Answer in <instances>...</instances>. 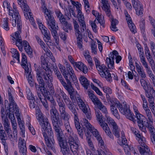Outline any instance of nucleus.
<instances>
[{
	"instance_id": "obj_44",
	"label": "nucleus",
	"mask_w": 155,
	"mask_h": 155,
	"mask_svg": "<svg viewBox=\"0 0 155 155\" xmlns=\"http://www.w3.org/2000/svg\"><path fill=\"white\" fill-rule=\"evenodd\" d=\"M56 15L57 17L58 18L61 24H63L67 21L64 17V15L60 11L57 12H56Z\"/></svg>"
},
{
	"instance_id": "obj_25",
	"label": "nucleus",
	"mask_w": 155,
	"mask_h": 155,
	"mask_svg": "<svg viewBox=\"0 0 155 155\" xmlns=\"http://www.w3.org/2000/svg\"><path fill=\"white\" fill-rule=\"evenodd\" d=\"M78 117L77 116L74 117L75 125L77 130L78 134H79L80 137L82 139H83V130L80 124L79 121Z\"/></svg>"
},
{
	"instance_id": "obj_16",
	"label": "nucleus",
	"mask_w": 155,
	"mask_h": 155,
	"mask_svg": "<svg viewBox=\"0 0 155 155\" xmlns=\"http://www.w3.org/2000/svg\"><path fill=\"white\" fill-rule=\"evenodd\" d=\"M18 4L20 5L22 10L23 11L24 15L26 19L31 18L32 20V14L29 11V7L27 4L22 0H18Z\"/></svg>"
},
{
	"instance_id": "obj_35",
	"label": "nucleus",
	"mask_w": 155,
	"mask_h": 155,
	"mask_svg": "<svg viewBox=\"0 0 155 155\" xmlns=\"http://www.w3.org/2000/svg\"><path fill=\"white\" fill-rule=\"evenodd\" d=\"M12 10L13 11L12 14L13 15V16L14 15V17H16L17 20V25L20 27V26L21 25V21L20 20V17L18 12L16 8L13 9V10ZM13 17H12L13 18H14Z\"/></svg>"
},
{
	"instance_id": "obj_62",
	"label": "nucleus",
	"mask_w": 155,
	"mask_h": 155,
	"mask_svg": "<svg viewBox=\"0 0 155 155\" xmlns=\"http://www.w3.org/2000/svg\"><path fill=\"white\" fill-rule=\"evenodd\" d=\"M56 94L58 95H60L62 97L66 95L63 91L61 88L57 89L56 91Z\"/></svg>"
},
{
	"instance_id": "obj_60",
	"label": "nucleus",
	"mask_w": 155,
	"mask_h": 155,
	"mask_svg": "<svg viewBox=\"0 0 155 155\" xmlns=\"http://www.w3.org/2000/svg\"><path fill=\"white\" fill-rule=\"evenodd\" d=\"M26 93L27 95V97L28 99L32 100L35 99L33 97V95L30 90L28 89L26 91Z\"/></svg>"
},
{
	"instance_id": "obj_4",
	"label": "nucleus",
	"mask_w": 155,
	"mask_h": 155,
	"mask_svg": "<svg viewBox=\"0 0 155 155\" xmlns=\"http://www.w3.org/2000/svg\"><path fill=\"white\" fill-rule=\"evenodd\" d=\"M22 60L21 65L25 70V74L26 76L28 74V77L26 76L28 82L31 87H33L35 84L32 75L31 73V68L30 63L27 62V57L25 54L22 53Z\"/></svg>"
},
{
	"instance_id": "obj_55",
	"label": "nucleus",
	"mask_w": 155,
	"mask_h": 155,
	"mask_svg": "<svg viewBox=\"0 0 155 155\" xmlns=\"http://www.w3.org/2000/svg\"><path fill=\"white\" fill-rule=\"evenodd\" d=\"M64 123L66 130L68 134L70 135L72 130V129L70 126L69 121L66 120V122H64Z\"/></svg>"
},
{
	"instance_id": "obj_47",
	"label": "nucleus",
	"mask_w": 155,
	"mask_h": 155,
	"mask_svg": "<svg viewBox=\"0 0 155 155\" xmlns=\"http://www.w3.org/2000/svg\"><path fill=\"white\" fill-rule=\"evenodd\" d=\"M96 68L100 75V74H102L104 71H106L107 70V68L104 64H102L100 66L97 67V68Z\"/></svg>"
},
{
	"instance_id": "obj_8",
	"label": "nucleus",
	"mask_w": 155,
	"mask_h": 155,
	"mask_svg": "<svg viewBox=\"0 0 155 155\" xmlns=\"http://www.w3.org/2000/svg\"><path fill=\"white\" fill-rule=\"evenodd\" d=\"M55 74L62 86L68 91L71 97V96H73L74 91L73 87L71 85V82L72 81H73V77L71 76L70 78H71L69 80V83H68L67 81H66V83L59 71L55 73Z\"/></svg>"
},
{
	"instance_id": "obj_27",
	"label": "nucleus",
	"mask_w": 155,
	"mask_h": 155,
	"mask_svg": "<svg viewBox=\"0 0 155 155\" xmlns=\"http://www.w3.org/2000/svg\"><path fill=\"white\" fill-rule=\"evenodd\" d=\"M80 25L79 30L82 32V33L86 31V25L84 21V16H82L81 17L78 18Z\"/></svg>"
},
{
	"instance_id": "obj_36",
	"label": "nucleus",
	"mask_w": 155,
	"mask_h": 155,
	"mask_svg": "<svg viewBox=\"0 0 155 155\" xmlns=\"http://www.w3.org/2000/svg\"><path fill=\"white\" fill-rule=\"evenodd\" d=\"M46 91L47 95H45L46 97L50 101L51 103V106L52 108H53V107H55V106L56 105V104L54 100L53 99L52 97L49 96L50 95V92L47 91Z\"/></svg>"
},
{
	"instance_id": "obj_2",
	"label": "nucleus",
	"mask_w": 155,
	"mask_h": 155,
	"mask_svg": "<svg viewBox=\"0 0 155 155\" xmlns=\"http://www.w3.org/2000/svg\"><path fill=\"white\" fill-rule=\"evenodd\" d=\"M41 7L47 21V24L55 40L56 43L58 45L59 39L57 31L58 29V26L57 25L55 24V20L51 11L48 9L46 8L45 1L44 0H41Z\"/></svg>"
},
{
	"instance_id": "obj_41",
	"label": "nucleus",
	"mask_w": 155,
	"mask_h": 155,
	"mask_svg": "<svg viewBox=\"0 0 155 155\" xmlns=\"http://www.w3.org/2000/svg\"><path fill=\"white\" fill-rule=\"evenodd\" d=\"M132 2L133 7L135 10H137L139 8L142 9V5L139 1H136V0H132Z\"/></svg>"
},
{
	"instance_id": "obj_24",
	"label": "nucleus",
	"mask_w": 155,
	"mask_h": 155,
	"mask_svg": "<svg viewBox=\"0 0 155 155\" xmlns=\"http://www.w3.org/2000/svg\"><path fill=\"white\" fill-rule=\"evenodd\" d=\"M135 66L138 74L139 76L141 78V79L145 78L146 77V74L143 67L141 65L139 64L136 62H135Z\"/></svg>"
},
{
	"instance_id": "obj_14",
	"label": "nucleus",
	"mask_w": 155,
	"mask_h": 155,
	"mask_svg": "<svg viewBox=\"0 0 155 155\" xmlns=\"http://www.w3.org/2000/svg\"><path fill=\"white\" fill-rule=\"evenodd\" d=\"M75 137L74 140L71 135H70L68 137V143L70 148L74 154L77 153L79 147V142L78 141V138L77 136L76 135Z\"/></svg>"
},
{
	"instance_id": "obj_48",
	"label": "nucleus",
	"mask_w": 155,
	"mask_h": 155,
	"mask_svg": "<svg viewBox=\"0 0 155 155\" xmlns=\"http://www.w3.org/2000/svg\"><path fill=\"white\" fill-rule=\"evenodd\" d=\"M3 21V23L2 25L3 28L7 31H8L10 29V28L8 26V18H4Z\"/></svg>"
},
{
	"instance_id": "obj_30",
	"label": "nucleus",
	"mask_w": 155,
	"mask_h": 155,
	"mask_svg": "<svg viewBox=\"0 0 155 155\" xmlns=\"http://www.w3.org/2000/svg\"><path fill=\"white\" fill-rule=\"evenodd\" d=\"M79 80L82 85L86 89H87L90 85V83L87 79L84 76H81Z\"/></svg>"
},
{
	"instance_id": "obj_63",
	"label": "nucleus",
	"mask_w": 155,
	"mask_h": 155,
	"mask_svg": "<svg viewBox=\"0 0 155 155\" xmlns=\"http://www.w3.org/2000/svg\"><path fill=\"white\" fill-rule=\"evenodd\" d=\"M46 52L47 55L49 57H52V54L51 51L47 48L46 46H45L42 48Z\"/></svg>"
},
{
	"instance_id": "obj_18",
	"label": "nucleus",
	"mask_w": 155,
	"mask_h": 155,
	"mask_svg": "<svg viewBox=\"0 0 155 155\" xmlns=\"http://www.w3.org/2000/svg\"><path fill=\"white\" fill-rule=\"evenodd\" d=\"M118 54V52L117 51L114 50L109 54V58H106V62L107 64V67L109 69H114V59Z\"/></svg>"
},
{
	"instance_id": "obj_42",
	"label": "nucleus",
	"mask_w": 155,
	"mask_h": 155,
	"mask_svg": "<svg viewBox=\"0 0 155 155\" xmlns=\"http://www.w3.org/2000/svg\"><path fill=\"white\" fill-rule=\"evenodd\" d=\"M145 115L147 118V121H153L151 113L149 109L144 110Z\"/></svg>"
},
{
	"instance_id": "obj_21",
	"label": "nucleus",
	"mask_w": 155,
	"mask_h": 155,
	"mask_svg": "<svg viewBox=\"0 0 155 155\" xmlns=\"http://www.w3.org/2000/svg\"><path fill=\"white\" fill-rule=\"evenodd\" d=\"M7 139L5 131L3 130V127L1 124H0V140L1 143L4 146V149L5 151L8 150L7 144L6 142Z\"/></svg>"
},
{
	"instance_id": "obj_29",
	"label": "nucleus",
	"mask_w": 155,
	"mask_h": 155,
	"mask_svg": "<svg viewBox=\"0 0 155 155\" xmlns=\"http://www.w3.org/2000/svg\"><path fill=\"white\" fill-rule=\"evenodd\" d=\"M145 53L146 56L150 64L152 65H154V61L152 57L149 48L146 46L145 49Z\"/></svg>"
},
{
	"instance_id": "obj_15",
	"label": "nucleus",
	"mask_w": 155,
	"mask_h": 155,
	"mask_svg": "<svg viewBox=\"0 0 155 155\" xmlns=\"http://www.w3.org/2000/svg\"><path fill=\"white\" fill-rule=\"evenodd\" d=\"M16 45L18 47L23 45L25 51L30 57H32V50L27 41L24 40L22 42L21 39L16 40Z\"/></svg>"
},
{
	"instance_id": "obj_11",
	"label": "nucleus",
	"mask_w": 155,
	"mask_h": 155,
	"mask_svg": "<svg viewBox=\"0 0 155 155\" xmlns=\"http://www.w3.org/2000/svg\"><path fill=\"white\" fill-rule=\"evenodd\" d=\"M74 31L77 38V43L78 46L80 49L82 48V32L79 30V26L77 22L74 20L73 21Z\"/></svg>"
},
{
	"instance_id": "obj_13",
	"label": "nucleus",
	"mask_w": 155,
	"mask_h": 155,
	"mask_svg": "<svg viewBox=\"0 0 155 155\" xmlns=\"http://www.w3.org/2000/svg\"><path fill=\"white\" fill-rule=\"evenodd\" d=\"M78 104L80 108L84 113L87 118L90 119L91 117V115L88 107L85 104L84 101L80 97H78L76 99Z\"/></svg>"
},
{
	"instance_id": "obj_50",
	"label": "nucleus",
	"mask_w": 155,
	"mask_h": 155,
	"mask_svg": "<svg viewBox=\"0 0 155 155\" xmlns=\"http://www.w3.org/2000/svg\"><path fill=\"white\" fill-rule=\"evenodd\" d=\"M113 128L112 132L113 134L117 137H119L120 136V129L118 128L117 126L114 127Z\"/></svg>"
},
{
	"instance_id": "obj_31",
	"label": "nucleus",
	"mask_w": 155,
	"mask_h": 155,
	"mask_svg": "<svg viewBox=\"0 0 155 155\" xmlns=\"http://www.w3.org/2000/svg\"><path fill=\"white\" fill-rule=\"evenodd\" d=\"M100 76L102 78H105L108 81L111 82L112 81V77L110 71L108 69L102 74H100Z\"/></svg>"
},
{
	"instance_id": "obj_53",
	"label": "nucleus",
	"mask_w": 155,
	"mask_h": 155,
	"mask_svg": "<svg viewBox=\"0 0 155 155\" xmlns=\"http://www.w3.org/2000/svg\"><path fill=\"white\" fill-rule=\"evenodd\" d=\"M124 149L126 155H131L130 152V151L132 152L133 150H134V148L133 147L131 148L128 146L126 145L124 146Z\"/></svg>"
},
{
	"instance_id": "obj_59",
	"label": "nucleus",
	"mask_w": 155,
	"mask_h": 155,
	"mask_svg": "<svg viewBox=\"0 0 155 155\" xmlns=\"http://www.w3.org/2000/svg\"><path fill=\"white\" fill-rule=\"evenodd\" d=\"M91 51L93 53L96 54L97 53V50L96 43L95 42L93 43L91 45Z\"/></svg>"
},
{
	"instance_id": "obj_61",
	"label": "nucleus",
	"mask_w": 155,
	"mask_h": 155,
	"mask_svg": "<svg viewBox=\"0 0 155 155\" xmlns=\"http://www.w3.org/2000/svg\"><path fill=\"white\" fill-rule=\"evenodd\" d=\"M19 148V152L21 155H26L27 152V149L26 147H20Z\"/></svg>"
},
{
	"instance_id": "obj_43",
	"label": "nucleus",
	"mask_w": 155,
	"mask_h": 155,
	"mask_svg": "<svg viewBox=\"0 0 155 155\" xmlns=\"http://www.w3.org/2000/svg\"><path fill=\"white\" fill-rule=\"evenodd\" d=\"M120 106L118 107L120 112L124 115H125L127 113H128V111L130 109L128 108L127 105H125L123 107L122 105L120 104Z\"/></svg>"
},
{
	"instance_id": "obj_38",
	"label": "nucleus",
	"mask_w": 155,
	"mask_h": 155,
	"mask_svg": "<svg viewBox=\"0 0 155 155\" xmlns=\"http://www.w3.org/2000/svg\"><path fill=\"white\" fill-rule=\"evenodd\" d=\"M118 21L117 20L114 18H112L111 21V27L110 28L111 30L114 31H116L118 30L117 28L116 27V25L118 24Z\"/></svg>"
},
{
	"instance_id": "obj_20",
	"label": "nucleus",
	"mask_w": 155,
	"mask_h": 155,
	"mask_svg": "<svg viewBox=\"0 0 155 155\" xmlns=\"http://www.w3.org/2000/svg\"><path fill=\"white\" fill-rule=\"evenodd\" d=\"M135 114L137 120L138 125L140 129L143 132H145L146 130L145 127L144 125L145 122V116L139 113L138 111H135Z\"/></svg>"
},
{
	"instance_id": "obj_52",
	"label": "nucleus",
	"mask_w": 155,
	"mask_h": 155,
	"mask_svg": "<svg viewBox=\"0 0 155 155\" xmlns=\"http://www.w3.org/2000/svg\"><path fill=\"white\" fill-rule=\"evenodd\" d=\"M46 91L47 90L45 89V91H44V92L45 94V95L43 94L41 91H40L37 92L38 97L41 101L43 99H45V97H46L45 95H47Z\"/></svg>"
},
{
	"instance_id": "obj_9",
	"label": "nucleus",
	"mask_w": 155,
	"mask_h": 155,
	"mask_svg": "<svg viewBox=\"0 0 155 155\" xmlns=\"http://www.w3.org/2000/svg\"><path fill=\"white\" fill-rule=\"evenodd\" d=\"M41 67L46 72L43 74L44 78L49 88V90L51 93H54V90L52 82L53 81L52 77L51 76L48 72L49 71L48 64L47 62L41 64Z\"/></svg>"
},
{
	"instance_id": "obj_28",
	"label": "nucleus",
	"mask_w": 155,
	"mask_h": 155,
	"mask_svg": "<svg viewBox=\"0 0 155 155\" xmlns=\"http://www.w3.org/2000/svg\"><path fill=\"white\" fill-rule=\"evenodd\" d=\"M138 50L139 51V54L140 61L142 65L143 66H145L148 64L146 61L143 49L141 48H138Z\"/></svg>"
},
{
	"instance_id": "obj_6",
	"label": "nucleus",
	"mask_w": 155,
	"mask_h": 155,
	"mask_svg": "<svg viewBox=\"0 0 155 155\" xmlns=\"http://www.w3.org/2000/svg\"><path fill=\"white\" fill-rule=\"evenodd\" d=\"M66 69H64V67L61 64H59V69L65 78L66 81H67L68 83H69V80L71 78V76L73 77V81L75 83L77 81V80L76 76L74 74V72L72 67L70 66V64L67 63L66 64Z\"/></svg>"
},
{
	"instance_id": "obj_49",
	"label": "nucleus",
	"mask_w": 155,
	"mask_h": 155,
	"mask_svg": "<svg viewBox=\"0 0 155 155\" xmlns=\"http://www.w3.org/2000/svg\"><path fill=\"white\" fill-rule=\"evenodd\" d=\"M10 4L6 1L4 2L3 3V7L4 8H6L8 10L9 12V15L13 17V15L12 14L13 11L10 9Z\"/></svg>"
},
{
	"instance_id": "obj_3",
	"label": "nucleus",
	"mask_w": 155,
	"mask_h": 155,
	"mask_svg": "<svg viewBox=\"0 0 155 155\" xmlns=\"http://www.w3.org/2000/svg\"><path fill=\"white\" fill-rule=\"evenodd\" d=\"M82 124L83 126H85L88 130V131L86 132L85 134L87 137V140L88 144L91 149H93L94 148V147L92 142L91 140V136L88 130L90 131L93 134V135L96 137L100 145L101 146L103 145L104 142L100 135L99 134L98 132L96 129L92 126L91 124L88 122V121L87 120L83 119Z\"/></svg>"
},
{
	"instance_id": "obj_56",
	"label": "nucleus",
	"mask_w": 155,
	"mask_h": 155,
	"mask_svg": "<svg viewBox=\"0 0 155 155\" xmlns=\"http://www.w3.org/2000/svg\"><path fill=\"white\" fill-rule=\"evenodd\" d=\"M128 27L130 29V31L134 33H135L136 31V27L135 26V25L134 23H133V22L132 21L130 22H128Z\"/></svg>"
},
{
	"instance_id": "obj_32",
	"label": "nucleus",
	"mask_w": 155,
	"mask_h": 155,
	"mask_svg": "<svg viewBox=\"0 0 155 155\" xmlns=\"http://www.w3.org/2000/svg\"><path fill=\"white\" fill-rule=\"evenodd\" d=\"M74 104L72 102L66 105L71 112L74 114V117L78 116L77 110L74 107Z\"/></svg>"
},
{
	"instance_id": "obj_51",
	"label": "nucleus",
	"mask_w": 155,
	"mask_h": 155,
	"mask_svg": "<svg viewBox=\"0 0 155 155\" xmlns=\"http://www.w3.org/2000/svg\"><path fill=\"white\" fill-rule=\"evenodd\" d=\"M60 114L61 118L64 120V122H66V120L68 121L69 115L66 111L60 113Z\"/></svg>"
},
{
	"instance_id": "obj_46",
	"label": "nucleus",
	"mask_w": 155,
	"mask_h": 155,
	"mask_svg": "<svg viewBox=\"0 0 155 155\" xmlns=\"http://www.w3.org/2000/svg\"><path fill=\"white\" fill-rule=\"evenodd\" d=\"M128 113H127L125 115L127 118L130 120L134 122H135L136 120L135 119V116L130 110L128 111Z\"/></svg>"
},
{
	"instance_id": "obj_5",
	"label": "nucleus",
	"mask_w": 155,
	"mask_h": 155,
	"mask_svg": "<svg viewBox=\"0 0 155 155\" xmlns=\"http://www.w3.org/2000/svg\"><path fill=\"white\" fill-rule=\"evenodd\" d=\"M55 133L61 149V151L63 155H68L70 152L68 140L67 141L63 140V133L62 130L56 131Z\"/></svg>"
},
{
	"instance_id": "obj_17",
	"label": "nucleus",
	"mask_w": 155,
	"mask_h": 155,
	"mask_svg": "<svg viewBox=\"0 0 155 155\" xmlns=\"http://www.w3.org/2000/svg\"><path fill=\"white\" fill-rule=\"evenodd\" d=\"M138 138L137 140L141 146V147H140L139 149L140 153L141 155H146V153L147 154L149 153L150 150L145 143V139L144 137L141 136L140 137H139Z\"/></svg>"
},
{
	"instance_id": "obj_37",
	"label": "nucleus",
	"mask_w": 155,
	"mask_h": 155,
	"mask_svg": "<svg viewBox=\"0 0 155 155\" xmlns=\"http://www.w3.org/2000/svg\"><path fill=\"white\" fill-rule=\"evenodd\" d=\"M88 94L89 97L95 104L97 105V102H99L100 101L93 94L89 91L88 92Z\"/></svg>"
},
{
	"instance_id": "obj_64",
	"label": "nucleus",
	"mask_w": 155,
	"mask_h": 155,
	"mask_svg": "<svg viewBox=\"0 0 155 155\" xmlns=\"http://www.w3.org/2000/svg\"><path fill=\"white\" fill-rule=\"evenodd\" d=\"M149 19L150 21L151 24L154 28V30L152 29L151 30L152 33L153 35V33L155 32V20L150 16L149 17Z\"/></svg>"
},
{
	"instance_id": "obj_39",
	"label": "nucleus",
	"mask_w": 155,
	"mask_h": 155,
	"mask_svg": "<svg viewBox=\"0 0 155 155\" xmlns=\"http://www.w3.org/2000/svg\"><path fill=\"white\" fill-rule=\"evenodd\" d=\"M109 104L110 105V107L113 106H117L118 108L120 106V104L119 101L116 98H112L109 101Z\"/></svg>"
},
{
	"instance_id": "obj_10",
	"label": "nucleus",
	"mask_w": 155,
	"mask_h": 155,
	"mask_svg": "<svg viewBox=\"0 0 155 155\" xmlns=\"http://www.w3.org/2000/svg\"><path fill=\"white\" fill-rule=\"evenodd\" d=\"M95 113L97 120L101 127L105 131L106 134L109 137L113 139H114L113 135L111 133L110 128L108 127L107 124L104 122L102 119L103 116L101 112L99 110H95Z\"/></svg>"
},
{
	"instance_id": "obj_12",
	"label": "nucleus",
	"mask_w": 155,
	"mask_h": 155,
	"mask_svg": "<svg viewBox=\"0 0 155 155\" xmlns=\"http://www.w3.org/2000/svg\"><path fill=\"white\" fill-rule=\"evenodd\" d=\"M146 96L148 98V101L150 103V106L154 110V100L155 99V91L152 86L148 87L147 90L145 91Z\"/></svg>"
},
{
	"instance_id": "obj_26",
	"label": "nucleus",
	"mask_w": 155,
	"mask_h": 155,
	"mask_svg": "<svg viewBox=\"0 0 155 155\" xmlns=\"http://www.w3.org/2000/svg\"><path fill=\"white\" fill-rule=\"evenodd\" d=\"M74 67L78 68L81 71H82L84 74L87 73L88 71V69L83 63L81 62H75L74 63Z\"/></svg>"
},
{
	"instance_id": "obj_22",
	"label": "nucleus",
	"mask_w": 155,
	"mask_h": 155,
	"mask_svg": "<svg viewBox=\"0 0 155 155\" xmlns=\"http://www.w3.org/2000/svg\"><path fill=\"white\" fill-rule=\"evenodd\" d=\"M15 115L17 119L18 123L19 126V127L21 130V134L23 137H25V128L24 125V123L21 120L20 114L19 113H16Z\"/></svg>"
},
{
	"instance_id": "obj_7",
	"label": "nucleus",
	"mask_w": 155,
	"mask_h": 155,
	"mask_svg": "<svg viewBox=\"0 0 155 155\" xmlns=\"http://www.w3.org/2000/svg\"><path fill=\"white\" fill-rule=\"evenodd\" d=\"M51 120L55 131L62 130L60 126L62 125V121L60 119L59 113L55 108L53 107L50 110Z\"/></svg>"
},
{
	"instance_id": "obj_33",
	"label": "nucleus",
	"mask_w": 155,
	"mask_h": 155,
	"mask_svg": "<svg viewBox=\"0 0 155 155\" xmlns=\"http://www.w3.org/2000/svg\"><path fill=\"white\" fill-rule=\"evenodd\" d=\"M37 78L38 81V82L39 84L41 86V87H43V90L45 91V83L42 78L40 75V72L37 71Z\"/></svg>"
},
{
	"instance_id": "obj_45",
	"label": "nucleus",
	"mask_w": 155,
	"mask_h": 155,
	"mask_svg": "<svg viewBox=\"0 0 155 155\" xmlns=\"http://www.w3.org/2000/svg\"><path fill=\"white\" fill-rule=\"evenodd\" d=\"M96 105H97L98 108L103 113L105 114H108L106 108L100 101L99 102H97V104Z\"/></svg>"
},
{
	"instance_id": "obj_40",
	"label": "nucleus",
	"mask_w": 155,
	"mask_h": 155,
	"mask_svg": "<svg viewBox=\"0 0 155 155\" xmlns=\"http://www.w3.org/2000/svg\"><path fill=\"white\" fill-rule=\"evenodd\" d=\"M62 28L65 32L68 33V29L69 30H72V28L71 25L69 23H68L67 21L62 24Z\"/></svg>"
},
{
	"instance_id": "obj_58",
	"label": "nucleus",
	"mask_w": 155,
	"mask_h": 155,
	"mask_svg": "<svg viewBox=\"0 0 155 155\" xmlns=\"http://www.w3.org/2000/svg\"><path fill=\"white\" fill-rule=\"evenodd\" d=\"M21 25H21L20 26V27L19 26H18L17 25L18 27V31H17L15 32V36L14 38L16 39V40H19V39H21V37L20 35V30L21 29V28H20V26Z\"/></svg>"
},
{
	"instance_id": "obj_23",
	"label": "nucleus",
	"mask_w": 155,
	"mask_h": 155,
	"mask_svg": "<svg viewBox=\"0 0 155 155\" xmlns=\"http://www.w3.org/2000/svg\"><path fill=\"white\" fill-rule=\"evenodd\" d=\"M103 6L102 8L104 10L106 15L108 17L111 16V13L110 9V6L108 3V1L107 0H101Z\"/></svg>"
},
{
	"instance_id": "obj_19",
	"label": "nucleus",
	"mask_w": 155,
	"mask_h": 155,
	"mask_svg": "<svg viewBox=\"0 0 155 155\" xmlns=\"http://www.w3.org/2000/svg\"><path fill=\"white\" fill-rule=\"evenodd\" d=\"M10 89H8V100L9 101V110L10 111H11L12 110L15 112V114L16 113H19V110L18 107H17L16 104L15 102V101L13 99L12 96V94L10 92Z\"/></svg>"
},
{
	"instance_id": "obj_54",
	"label": "nucleus",
	"mask_w": 155,
	"mask_h": 155,
	"mask_svg": "<svg viewBox=\"0 0 155 155\" xmlns=\"http://www.w3.org/2000/svg\"><path fill=\"white\" fill-rule=\"evenodd\" d=\"M42 33L45 38V41L48 40H51L50 34L49 32H47V30L46 29H43L42 31Z\"/></svg>"
},
{
	"instance_id": "obj_1",
	"label": "nucleus",
	"mask_w": 155,
	"mask_h": 155,
	"mask_svg": "<svg viewBox=\"0 0 155 155\" xmlns=\"http://www.w3.org/2000/svg\"><path fill=\"white\" fill-rule=\"evenodd\" d=\"M36 119L41 127L42 134L45 138L47 145L54 152H55L54 144V140L53 133L48 119L44 117L41 112L38 110L36 113Z\"/></svg>"
},
{
	"instance_id": "obj_57",
	"label": "nucleus",
	"mask_w": 155,
	"mask_h": 155,
	"mask_svg": "<svg viewBox=\"0 0 155 155\" xmlns=\"http://www.w3.org/2000/svg\"><path fill=\"white\" fill-rule=\"evenodd\" d=\"M140 82L145 91L147 90L148 87H149L148 86L147 83V81L144 80V79H140Z\"/></svg>"
},
{
	"instance_id": "obj_34",
	"label": "nucleus",
	"mask_w": 155,
	"mask_h": 155,
	"mask_svg": "<svg viewBox=\"0 0 155 155\" xmlns=\"http://www.w3.org/2000/svg\"><path fill=\"white\" fill-rule=\"evenodd\" d=\"M153 121H147L146 127L149 130L150 132V134L155 133V129L154 128L153 125Z\"/></svg>"
}]
</instances>
